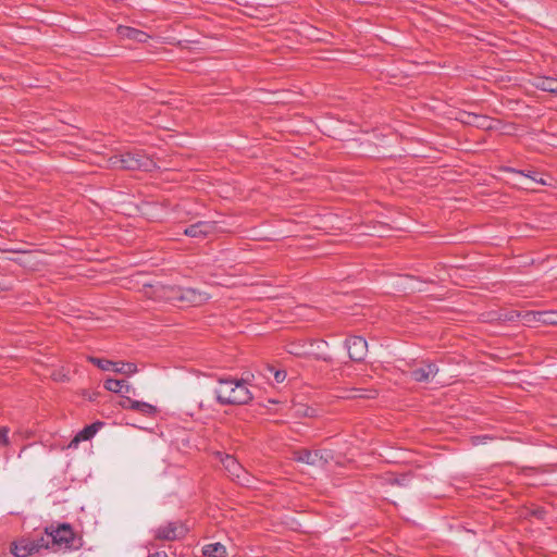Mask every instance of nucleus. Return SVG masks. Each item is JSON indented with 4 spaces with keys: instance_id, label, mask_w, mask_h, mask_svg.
<instances>
[{
    "instance_id": "nucleus-32",
    "label": "nucleus",
    "mask_w": 557,
    "mask_h": 557,
    "mask_svg": "<svg viewBox=\"0 0 557 557\" xmlns=\"http://www.w3.org/2000/svg\"><path fill=\"white\" fill-rule=\"evenodd\" d=\"M149 557H168V555L165 553H154L152 555H150Z\"/></svg>"
},
{
    "instance_id": "nucleus-14",
    "label": "nucleus",
    "mask_w": 557,
    "mask_h": 557,
    "mask_svg": "<svg viewBox=\"0 0 557 557\" xmlns=\"http://www.w3.org/2000/svg\"><path fill=\"white\" fill-rule=\"evenodd\" d=\"M533 86L540 90L557 94V78L547 76H537L533 81Z\"/></svg>"
},
{
    "instance_id": "nucleus-3",
    "label": "nucleus",
    "mask_w": 557,
    "mask_h": 557,
    "mask_svg": "<svg viewBox=\"0 0 557 557\" xmlns=\"http://www.w3.org/2000/svg\"><path fill=\"white\" fill-rule=\"evenodd\" d=\"M46 539L52 542V549H76L81 546V539H76L74 531L69 523L60 524L57 528H47Z\"/></svg>"
},
{
    "instance_id": "nucleus-11",
    "label": "nucleus",
    "mask_w": 557,
    "mask_h": 557,
    "mask_svg": "<svg viewBox=\"0 0 557 557\" xmlns=\"http://www.w3.org/2000/svg\"><path fill=\"white\" fill-rule=\"evenodd\" d=\"M102 422H95L90 425L85 426L82 431H79L74 438L70 442L69 448H76L82 441H88L98 432V430L102 426Z\"/></svg>"
},
{
    "instance_id": "nucleus-20",
    "label": "nucleus",
    "mask_w": 557,
    "mask_h": 557,
    "mask_svg": "<svg viewBox=\"0 0 557 557\" xmlns=\"http://www.w3.org/2000/svg\"><path fill=\"white\" fill-rule=\"evenodd\" d=\"M539 314H541V311L521 312L519 319H521L525 325L530 326L534 323H542V318H540Z\"/></svg>"
},
{
    "instance_id": "nucleus-6",
    "label": "nucleus",
    "mask_w": 557,
    "mask_h": 557,
    "mask_svg": "<svg viewBox=\"0 0 557 557\" xmlns=\"http://www.w3.org/2000/svg\"><path fill=\"white\" fill-rule=\"evenodd\" d=\"M221 462L233 480H236L238 483L245 485L250 483L247 471L233 456L225 455L223 458H221Z\"/></svg>"
},
{
    "instance_id": "nucleus-5",
    "label": "nucleus",
    "mask_w": 557,
    "mask_h": 557,
    "mask_svg": "<svg viewBox=\"0 0 557 557\" xmlns=\"http://www.w3.org/2000/svg\"><path fill=\"white\" fill-rule=\"evenodd\" d=\"M187 529L181 522H169L154 530V537L161 541H176L185 536Z\"/></svg>"
},
{
    "instance_id": "nucleus-12",
    "label": "nucleus",
    "mask_w": 557,
    "mask_h": 557,
    "mask_svg": "<svg viewBox=\"0 0 557 557\" xmlns=\"http://www.w3.org/2000/svg\"><path fill=\"white\" fill-rule=\"evenodd\" d=\"M116 33L122 38H128L137 42H146L149 38V36L146 33L129 26L120 25L116 28Z\"/></svg>"
},
{
    "instance_id": "nucleus-29",
    "label": "nucleus",
    "mask_w": 557,
    "mask_h": 557,
    "mask_svg": "<svg viewBox=\"0 0 557 557\" xmlns=\"http://www.w3.org/2000/svg\"><path fill=\"white\" fill-rule=\"evenodd\" d=\"M8 444V429H0V447Z\"/></svg>"
},
{
    "instance_id": "nucleus-23",
    "label": "nucleus",
    "mask_w": 557,
    "mask_h": 557,
    "mask_svg": "<svg viewBox=\"0 0 557 557\" xmlns=\"http://www.w3.org/2000/svg\"><path fill=\"white\" fill-rule=\"evenodd\" d=\"M32 543H34V553H38L42 548L52 549V542L46 539V532L38 539H33Z\"/></svg>"
},
{
    "instance_id": "nucleus-34",
    "label": "nucleus",
    "mask_w": 557,
    "mask_h": 557,
    "mask_svg": "<svg viewBox=\"0 0 557 557\" xmlns=\"http://www.w3.org/2000/svg\"><path fill=\"white\" fill-rule=\"evenodd\" d=\"M532 180H533V181H535V182H537V183H540V184H542V185H545V184H546V182H545V181H543L542 178H541V180H536L535 177H532Z\"/></svg>"
},
{
    "instance_id": "nucleus-9",
    "label": "nucleus",
    "mask_w": 557,
    "mask_h": 557,
    "mask_svg": "<svg viewBox=\"0 0 557 557\" xmlns=\"http://www.w3.org/2000/svg\"><path fill=\"white\" fill-rule=\"evenodd\" d=\"M438 372V368L435 363L423 362L410 371V377L416 382L428 383Z\"/></svg>"
},
{
    "instance_id": "nucleus-21",
    "label": "nucleus",
    "mask_w": 557,
    "mask_h": 557,
    "mask_svg": "<svg viewBox=\"0 0 557 557\" xmlns=\"http://www.w3.org/2000/svg\"><path fill=\"white\" fill-rule=\"evenodd\" d=\"M113 371L129 375L137 371V367L132 362H115V366H113Z\"/></svg>"
},
{
    "instance_id": "nucleus-10",
    "label": "nucleus",
    "mask_w": 557,
    "mask_h": 557,
    "mask_svg": "<svg viewBox=\"0 0 557 557\" xmlns=\"http://www.w3.org/2000/svg\"><path fill=\"white\" fill-rule=\"evenodd\" d=\"M294 459L311 466L324 465L326 462V458H324L323 454L319 450L311 451L304 449L296 451Z\"/></svg>"
},
{
    "instance_id": "nucleus-26",
    "label": "nucleus",
    "mask_w": 557,
    "mask_h": 557,
    "mask_svg": "<svg viewBox=\"0 0 557 557\" xmlns=\"http://www.w3.org/2000/svg\"><path fill=\"white\" fill-rule=\"evenodd\" d=\"M89 361L104 371L113 370V366H115V362H113V361L97 358V357H90Z\"/></svg>"
},
{
    "instance_id": "nucleus-31",
    "label": "nucleus",
    "mask_w": 557,
    "mask_h": 557,
    "mask_svg": "<svg viewBox=\"0 0 557 557\" xmlns=\"http://www.w3.org/2000/svg\"><path fill=\"white\" fill-rule=\"evenodd\" d=\"M315 358L317 359H321V360L326 361V362H331L332 361V358L329 355L315 354Z\"/></svg>"
},
{
    "instance_id": "nucleus-1",
    "label": "nucleus",
    "mask_w": 557,
    "mask_h": 557,
    "mask_svg": "<svg viewBox=\"0 0 557 557\" xmlns=\"http://www.w3.org/2000/svg\"><path fill=\"white\" fill-rule=\"evenodd\" d=\"M216 401L221 406L246 405L252 399V394L245 380L219 377L214 389Z\"/></svg>"
},
{
    "instance_id": "nucleus-16",
    "label": "nucleus",
    "mask_w": 557,
    "mask_h": 557,
    "mask_svg": "<svg viewBox=\"0 0 557 557\" xmlns=\"http://www.w3.org/2000/svg\"><path fill=\"white\" fill-rule=\"evenodd\" d=\"M183 288L178 286H162L160 288V297L166 301L181 305V294Z\"/></svg>"
},
{
    "instance_id": "nucleus-19",
    "label": "nucleus",
    "mask_w": 557,
    "mask_h": 557,
    "mask_svg": "<svg viewBox=\"0 0 557 557\" xmlns=\"http://www.w3.org/2000/svg\"><path fill=\"white\" fill-rule=\"evenodd\" d=\"M132 410H135V411H138L145 416H151L157 410H156V407L148 404V403H144V401H138V400H135L132 408Z\"/></svg>"
},
{
    "instance_id": "nucleus-2",
    "label": "nucleus",
    "mask_w": 557,
    "mask_h": 557,
    "mask_svg": "<svg viewBox=\"0 0 557 557\" xmlns=\"http://www.w3.org/2000/svg\"><path fill=\"white\" fill-rule=\"evenodd\" d=\"M108 168L126 171L150 172L157 168L154 161L141 150L125 151L111 156L108 159Z\"/></svg>"
},
{
    "instance_id": "nucleus-8",
    "label": "nucleus",
    "mask_w": 557,
    "mask_h": 557,
    "mask_svg": "<svg viewBox=\"0 0 557 557\" xmlns=\"http://www.w3.org/2000/svg\"><path fill=\"white\" fill-rule=\"evenodd\" d=\"M210 295L196 288H183L181 294V305L201 306L210 299Z\"/></svg>"
},
{
    "instance_id": "nucleus-13",
    "label": "nucleus",
    "mask_w": 557,
    "mask_h": 557,
    "mask_svg": "<svg viewBox=\"0 0 557 557\" xmlns=\"http://www.w3.org/2000/svg\"><path fill=\"white\" fill-rule=\"evenodd\" d=\"M11 553L15 557H26L34 554V543L32 540H21L18 542H14L11 547Z\"/></svg>"
},
{
    "instance_id": "nucleus-30",
    "label": "nucleus",
    "mask_w": 557,
    "mask_h": 557,
    "mask_svg": "<svg viewBox=\"0 0 557 557\" xmlns=\"http://www.w3.org/2000/svg\"><path fill=\"white\" fill-rule=\"evenodd\" d=\"M135 400L131 399L129 397H123L120 401V406L125 409H131Z\"/></svg>"
},
{
    "instance_id": "nucleus-33",
    "label": "nucleus",
    "mask_w": 557,
    "mask_h": 557,
    "mask_svg": "<svg viewBox=\"0 0 557 557\" xmlns=\"http://www.w3.org/2000/svg\"><path fill=\"white\" fill-rule=\"evenodd\" d=\"M123 393H129L131 391V386L127 384V382L125 381V385H124V388H123Z\"/></svg>"
},
{
    "instance_id": "nucleus-17",
    "label": "nucleus",
    "mask_w": 557,
    "mask_h": 557,
    "mask_svg": "<svg viewBox=\"0 0 557 557\" xmlns=\"http://www.w3.org/2000/svg\"><path fill=\"white\" fill-rule=\"evenodd\" d=\"M202 554L207 557H226V548L221 543H211L203 546Z\"/></svg>"
},
{
    "instance_id": "nucleus-22",
    "label": "nucleus",
    "mask_w": 557,
    "mask_h": 557,
    "mask_svg": "<svg viewBox=\"0 0 557 557\" xmlns=\"http://www.w3.org/2000/svg\"><path fill=\"white\" fill-rule=\"evenodd\" d=\"M125 385L124 380H115V379H108L104 382L106 389L113 392V393H121L123 394V388Z\"/></svg>"
},
{
    "instance_id": "nucleus-4",
    "label": "nucleus",
    "mask_w": 557,
    "mask_h": 557,
    "mask_svg": "<svg viewBox=\"0 0 557 557\" xmlns=\"http://www.w3.org/2000/svg\"><path fill=\"white\" fill-rule=\"evenodd\" d=\"M221 231V227L219 224L214 221H199L197 223H194L189 226H187L184 230V234L186 236L193 237V238H207L211 235H214Z\"/></svg>"
},
{
    "instance_id": "nucleus-25",
    "label": "nucleus",
    "mask_w": 557,
    "mask_h": 557,
    "mask_svg": "<svg viewBox=\"0 0 557 557\" xmlns=\"http://www.w3.org/2000/svg\"><path fill=\"white\" fill-rule=\"evenodd\" d=\"M539 317L542 318L543 324H557V310L541 311V314H539Z\"/></svg>"
},
{
    "instance_id": "nucleus-18",
    "label": "nucleus",
    "mask_w": 557,
    "mask_h": 557,
    "mask_svg": "<svg viewBox=\"0 0 557 557\" xmlns=\"http://www.w3.org/2000/svg\"><path fill=\"white\" fill-rule=\"evenodd\" d=\"M493 320H497L500 322H512L520 318L521 312L517 310H499L494 313Z\"/></svg>"
},
{
    "instance_id": "nucleus-7",
    "label": "nucleus",
    "mask_w": 557,
    "mask_h": 557,
    "mask_svg": "<svg viewBox=\"0 0 557 557\" xmlns=\"http://www.w3.org/2000/svg\"><path fill=\"white\" fill-rule=\"evenodd\" d=\"M348 356L352 361L360 362L368 352V343L361 336H351L345 341Z\"/></svg>"
},
{
    "instance_id": "nucleus-28",
    "label": "nucleus",
    "mask_w": 557,
    "mask_h": 557,
    "mask_svg": "<svg viewBox=\"0 0 557 557\" xmlns=\"http://www.w3.org/2000/svg\"><path fill=\"white\" fill-rule=\"evenodd\" d=\"M269 371L273 373L276 383H282L286 379V372L284 370H275L271 367Z\"/></svg>"
},
{
    "instance_id": "nucleus-15",
    "label": "nucleus",
    "mask_w": 557,
    "mask_h": 557,
    "mask_svg": "<svg viewBox=\"0 0 557 557\" xmlns=\"http://www.w3.org/2000/svg\"><path fill=\"white\" fill-rule=\"evenodd\" d=\"M461 121L465 124L479 128H491V121L487 116L484 115H479L475 113H463V119Z\"/></svg>"
},
{
    "instance_id": "nucleus-27",
    "label": "nucleus",
    "mask_w": 557,
    "mask_h": 557,
    "mask_svg": "<svg viewBox=\"0 0 557 557\" xmlns=\"http://www.w3.org/2000/svg\"><path fill=\"white\" fill-rule=\"evenodd\" d=\"M387 481L391 484H396V485H399V486H407L408 482L410 481V478H409V474H407V473L399 474V475L391 474L387 478Z\"/></svg>"
},
{
    "instance_id": "nucleus-24",
    "label": "nucleus",
    "mask_w": 557,
    "mask_h": 557,
    "mask_svg": "<svg viewBox=\"0 0 557 557\" xmlns=\"http://www.w3.org/2000/svg\"><path fill=\"white\" fill-rule=\"evenodd\" d=\"M295 414L297 417H309L314 418L318 416L317 409L305 405H298L295 407Z\"/></svg>"
}]
</instances>
